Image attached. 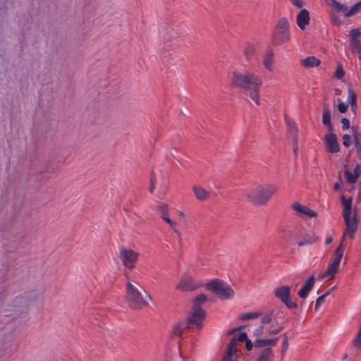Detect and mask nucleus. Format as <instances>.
Returning a JSON list of instances; mask_svg holds the SVG:
<instances>
[{
  "label": "nucleus",
  "instance_id": "nucleus-1",
  "mask_svg": "<svg viewBox=\"0 0 361 361\" xmlns=\"http://www.w3.org/2000/svg\"><path fill=\"white\" fill-rule=\"evenodd\" d=\"M232 83L234 86L246 91V94L257 105L259 104V91L262 85V80L257 75L245 71V73H233Z\"/></svg>",
  "mask_w": 361,
  "mask_h": 361
},
{
  "label": "nucleus",
  "instance_id": "nucleus-2",
  "mask_svg": "<svg viewBox=\"0 0 361 361\" xmlns=\"http://www.w3.org/2000/svg\"><path fill=\"white\" fill-rule=\"evenodd\" d=\"M126 277L127 281L126 283L125 301L128 307L133 310H140L147 307L148 305L147 298L152 300L151 296L146 295L145 298H144L138 288V283L132 281L128 275Z\"/></svg>",
  "mask_w": 361,
  "mask_h": 361
},
{
  "label": "nucleus",
  "instance_id": "nucleus-3",
  "mask_svg": "<svg viewBox=\"0 0 361 361\" xmlns=\"http://www.w3.org/2000/svg\"><path fill=\"white\" fill-rule=\"evenodd\" d=\"M341 202L344 207L343 216L345 224V228L343 231L342 236H343L344 239L353 240L355 238L359 223L357 214V208L355 207L354 209L353 215H352V198L350 197L348 200H346L343 196L341 197Z\"/></svg>",
  "mask_w": 361,
  "mask_h": 361
},
{
  "label": "nucleus",
  "instance_id": "nucleus-4",
  "mask_svg": "<svg viewBox=\"0 0 361 361\" xmlns=\"http://www.w3.org/2000/svg\"><path fill=\"white\" fill-rule=\"evenodd\" d=\"M276 190L277 188L272 185H259L247 193V198L254 205H264Z\"/></svg>",
  "mask_w": 361,
  "mask_h": 361
},
{
  "label": "nucleus",
  "instance_id": "nucleus-5",
  "mask_svg": "<svg viewBox=\"0 0 361 361\" xmlns=\"http://www.w3.org/2000/svg\"><path fill=\"white\" fill-rule=\"evenodd\" d=\"M290 24L287 18H283L277 22L271 37V44L279 46L290 41Z\"/></svg>",
  "mask_w": 361,
  "mask_h": 361
},
{
  "label": "nucleus",
  "instance_id": "nucleus-6",
  "mask_svg": "<svg viewBox=\"0 0 361 361\" xmlns=\"http://www.w3.org/2000/svg\"><path fill=\"white\" fill-rule=\"evenodd\" d=\"M346 240L347 239H344L343 236H342L341 241L334 252L335 257L333 262L329 264L326 271L324 274L318 276V280L329 281L335 276L336 274L337 273L339 269Z\"/></svg>",
  "mask_w": 361,
  "mask_h": 361
},
{
  "label": "nucleus",
  "instance_id": "nucleus-7",
  "mask_svg": "<svg viewBox=\"0 0 361 361\" xmlns=\"http://www.w3.org/2000/svg\"><path fill=\"white\" fill-rule=\"evenodd\" d=\"M206 300L207 297L204 294H200L194 299L193 309L188 319L190 324H195L199 329L202 327V321L205 317V312L200 307V305Z\"/></svg>",
  "mask_w": 361,
  "mask_h": 361
},
{
  "label": "nucleus",
  "instance_id": "nucleus-8",
  "mask_svg": "<svg viewBox=\"0 0 361 361\" xmlns=\"http://www.w3.org/2000/svg\"><path fill=\"white\" fill-rule=\"evenodd\" d=\"M206 288L221 300H228L234 296L233 289L219 279L208 283Z\"/></svg>",
  "mask_w": 361,
  "mask_h": 361
},
{
  "label": "nucleus",
  "instance_id": "nucleus-9",
  "mask_svg": "<svg viewBox=\"0 0 361 361\" xmlns=\"http://www.w3.org/2000/svg\"><path fill=\"white\" fill-rule=\"evenodd\" d=\"M350 42L348 46V51L361 60V30L351 29L348 32Z\"/></svg>",
  "mask_w": 361,
  "mask_h": 361
},
{
  "label": "nucleus",
  "instance_id": "nucleus-10",
  "mask_svg": "<svg viewBox=\"0 0 361 361\" xmlns=\"http://www.w3.org/2000/svg\"><path fill=\"white\" fill-rule=\"evenodd\" d=\"M326 4L336 12H343L347 18L351 17L361 11V1L353 5L350 9L336 0H326Z\"/></svg>",
  "mask_w": 361,
  "mask_h": 361
},
{
  "label": "nucleus",
  "instance_id": "nucleus-11",
  "mask_svg": "<svg viewBox=\"0 0 361 361\" xmlns=\"http://www.w3.org/2000/svg\"><path fill=\"white\" fill-rule=\"evenodd\" d=\"M119 258L123 266L128 269H132L135 267L138 258V253L133 250L122 247L119 251Z\"/></svg>",
  "mask_w": 361,
  "mask_h": 361
},
{
  "label": "nucleus",
  "instance_id": "nucleus-12",
  "mask_svg": "<svg viewBox=\"0 0 361 361\" xmlns=\"http://www.w3.org/2000/svg\"><path fill=\"white\" fill-rule=\"evenodd\" d=\"M154 209L157 211L159 213L161 214V219L166 222L169 226L178 235H180V231L176 228V222L171 220L169 215V206L166 204L164 203H157L154 207Z\"/></svg>",
  "mask_w": 361,
  "mask_h": 361
},
{
  "label": "nucleus",
  "instance_id": "nucleus-13",
  "mask_svg": "<svg viewBox=\"0 0 361 361\" xmlns=\"http://www.w3.org/2000/svg\"><path fill=\"white\" fill-rule=\"evenodd\" d=\"M199 286L195 283L193 279L190 276H183L176 286V289L183 291H191Z\"/></svg>",
  "mask_w": 361,
  "mask_h": 361
},
{
  "label": "nucleus",
  "instance_id": "nucleus-14",
  "mask_svg": "<svg viewBox=\"0 0 361 361\" xmlns=\"http://www.w3.org/2000/svg\"><path fill=\"white\" fill-rule=\"evenodd\" d=\"M326 150L330 153H336L340 150L337 137L335 134L330 133L325 137Z\"/></svg>",
  "mask_w": 361,
  "mask_h": 361
},
{
  "label": "nucleus",
  "instance_id": "nucleus-15",
  "mask_svg": "<svg viewBox=\"0 0 361 361\" xmlns=\"http://www.w3.org/2000/svg\"><path fill=\"white\" fill-rule=\"evenodd\" d=\"M291 207L300 216L315 217L317 216V213L314 211L298 202L293 203Z\"/></svg>",
  "mask_w": 361,
  "mask_h": 361
},
{
  "label": "nucleus",
  "instance_id": "nucleus-16",
  "mask_svg": "<svg viewBox=\"0 0 361 361\" xmlns=\"http://www.w3.org/2000/svg\"><path fill=\"white\" fill-rule=\"evenodd\" d=\"M309 12L306 9H302L297 16L296 22L299 28L304 30L310 23Z\"/></svg>",
  "mask_w": 361,
  "mask_h": 361
},
{
  "label": "nucleus",
  "instance_id": "nucleus-17",
  "mask_svg": "<svg viewBox=\"0 0 361 361\" xmlns=\"http://www.w3.org/2000/svg\"><path fill=\"white\" fill-rule=\"evenodd\" d=\"M314 284V276H310L308 280L305 282L303 287L299 290L298 295L302 299H305L309 293L312 289Z\"/></svg>",
  "mask_w": 361,
  "mask_h": 361
},
{
  "label": "nucleus",
  "instance_id": "nucleus-18",
  "mask_svg": "<svg viewBox=\"0 0 361 361\" xmlns=\"http://www.w3.org/2000/svg\"><path fill=\"white\" fill-rule=\"evenodd\" d=\"M319 240V237L316 235L314 233H308L303 235V237L298 241L297 245L299 247H302L305 245H310Z\"/></svg>",
  "mask_w": 361,
  "mask_h": 361
},
{
  "label": "nucleus",
  "instance_id": "nucleus-19",
  "mask_svg": "<svg viewBox=\"0 0 361 361\" xmlns=\"http://www.w3.org/2000/svg\"><path fill=\"white\" fill-rule=\"evenodd\" d=\"M274 57V51L271 48L267 47L263 56V65L269 71H272V62Z\"/></svg>",
  "mask_w": 361,
  "mask_h": 361
},
{
  "label": "nucleus",
  "instance_id": "nucleus-20",
  "mask_svg": "<svg viewBox=\"0 0 361 361\" xmlns=\"http://www.w3.org/2000/svg\"><path fill=\"white\" fill-rule=\"evenodd\" d=\"M193 192L195 194V197L201 202L206 201L210 197V193L209 191L205 190L200 185H195L192 188Z\"/></svg>",
  "mask_w": 361,
  "mask_h": 361
},
{
  "label": "nucleus",
  "instance_id": "nucleus-21",
  "mask_svg": "<svg viewBox=\"0 0 361 361\" xmlns=\"http://www.w3.org/2000/svg\"><path fill=\"white\" fill-rule=\"evenodd\" d=\"M238 357L237 349L233 347V342L229 343L226 353L223 357L222 361H238Z\"/></svg>",
  "mask_w": 361,
  "mask_h": 361
},
{
  "label": "nucleus",
  "instance_id": "nucleus-22",
  "mask_svg": "<svg viewBox=\"0 0 361 361\" xmlns=\"http://www.w3.org/2000/svg\"><path fill=\"white\" fill-rule=\"evenodd\" d=\"M274 293L276 297L283 302L284 300H287L288 298H290V290L288 286H282L276 288Z\"/></svg>",
  "mask_w": 361,
  "mask_h": 361
},
{
  "label": "nucleus",
  "instance_id": "nucleus-23",
  "mask_svg": "<svg viewBox=\"0 0 361 361\" xmlns=\"http://www.w3.org/2000/svg\"><path fill=\"white\" fill-rule=\"evenodd\" d=\"M274 358V354L271 348H265L259 351L256 361H272Z\"/></svg>",
  "mask_w": 361,
  "mask_h": 361
},
{
  "label": "nucleus",
  "instance_id": "nucleus-24",
  "mask_svg": "<svg viewBox=\"0 0 361 361\" xmlns=\"http://www.w3.org/2000/svg\"><path fill=\"white\" fill-rule=\"evenodd\" d=\"M277 341L278 338L257 339L256 341H254V345L255 348H264L269 345H275Z\"/></svg>",
  "mask_w": 361,
  "mask_h": 361
},
{
  "label": "nucleus",
  "instance_id": "nucleus-25",
  "mask_svg": "<svg viewBox=\"0 0 361 361\" xmlns=\"http://www.w3.org/2000/svg\"><path fill=\"white\" fill-rule=\"evenodd\" d=\"M300 64L305 68H314L320 64V61L314 56H308L300 60Z\"/></svg>",
  "mask_w": 361,
  "mask_h": 361
},
{
  "label": "nucleus",
  "instance_id": "nucleus-26",
  "mask_svg": "<svg viewBox=\"0 0 361 361\" xmlns=\"http://www.w3.org/2000/svg\"><path fill=\"white\" fill-rule=\"evenodd\" d=\"M322 123L327 127L329 132L333 131V126L331 123V111L327 107H324L323 111Z\"/></svg>",
  "mask_w": 361,
  "mask_h": 361
},
{
  "label": "nucleus",
  "instance_id": "nucleus-27",
  "mask_svg": "<svg viewBox=\"0 0 361 361\" xmlns=\"http://www.w3.org/2000/svg\"><path fill=\"white\" fill-rule=\"evenodd\" d=\"M256 51V47L254 44L247 42L243 49V54L247 59H249Z\"/></svg>",
  "mask_w": 361,
  "mask_h": 361
},
{
  "label": "nucleus",
  "instance_id": "nucleus-28",
  "mask_svg": "<svg viewBox=\"0 0 361 361\" xmlns=\"http://www.w3.org/2000/svg\"><path fill=\"white\" fill-rule=\"evenodd\" d=\"M182 334V324L180 323H176L171 331V336L173 338H178Z\"/></svg>",
  "mask_w": 361,
  "mask_h": 361
},
{
  "label": "nucleus",
  "instance_id": "nucleus-29",
  "mask_svg": "<svg viewBox=\"0 0 361 361\" xmlns=\"http://www.w3.org/2000/svg\"><path fill=\"white\" fill-rule=\"evenodd\" d=\"M247 339V334L245 332H241L238 334H235L230 343L233 342V347H234V348H235V342L236 341L243 342L244 341H246Z\"/></svg>",
  "mask_w": 361,
  "mask_h": 361
},
{
  "label": "nucleus",
  "instance_id": "nucleus-30",
  "mask_svg": "<svg viewBox=\"0 0 361 361\" xmlns=\"http://www.w3.org/2000/svg\"><path fill=\"white\" fill-rule=\"evenodd\" d=\"M344 176L349 183H355L357 180V176L348 169L345 171Z\"/></svg>",
  "mask_w": 361,
  "mask_h": 361
},
{
  "label": "nucleus",
  "instance_id": "nucleus-31",
  "mask_svg": "<svg viewBox=\"0 0 361 361\" xmlns=\"http://www.w3.org/2000/svg\"><path fill=\"white\" fill-rule=\"evenodd\" d=\"M356 101H357V96H356L355 91L353 89H348V99H347L348 103L354 105L355 104H356Z\"/></svg>",
  "mask_w": 361,
  "mask_h": 361
},
{
  "label": "nucleus",
  "instance_id": "nucleus-32",
  "mask_svg": "<svg viewBox=\"0 0 361 361\" xmlns=\"http://www.w3.org/2000/svg\"><path fill=\"white\" fill-rule=\"evenodd\" d=\"M266 329H267L266 326L261 325L260 326H259L254 331V332H253L254 336L258 338V337L262 336L264 335L267 336V332L266 331Z\"/></svg>",
  "mask_w": 361,
  "mask_h": 361
},
{
  "label": "nucleus",
  "instance_id": "nucleus-33",
  "mask_svg": "<svg viewBox=\"0 0 361 361\" xmlns=\"http://www.w3.org/2000/svg\"><path fill=\"white\" fill-rule=\"evenodd\" d=\"M344 75H345V71H344L342 66L341 64H338L337 66L336 71L334 73L333 77L336 79L341 80L343 78Z\"/></svg>",
  "mask_w": 361,
  "mask_h": 361
},
{
  "label": "nucleus",
  "instance_id": "nucleus-34",
  "mask_svg": "<svg viewBox=\"0 0 361 361\" xmlns=\"http://www.w3.org/2000/svg\"><path fill=\"white\" fill-rule=\"evenodd\" d=\"M288 133L289 136L293 137V142H296L298 139H297V128H296L295 123H293L292 126L288 127Z\"/></svg>",
  "mask_w": 361,
  "mask_h": 361
},
{
  "label": "nucleus",
  "instance_id": "nucleus-35",
  "mask_svg": "<svg viewBox=\"0 0 361 361\" xmlns=\"http://www.w3.org/2000/svg\"><path fill=\"white\" fill-rule=\"evenodd\" d=\"M259 316V314L257 312H250L247 314H244L240 316V319L243 321L250 320L254 318H257Z\"/></svg>",
  "mask_w": 361,
  "mask_h": 361
},
{
  "label": "nucleus",
  "instance_id": "nucleus-36",
  "mask_svg": "<svg viewBox=\"0 0 361 361\" xmlns=\"http://www.w3.org/2000/svg\"><path fill=\"white\" fill-rule=\"evenodd\" d=\"M353 345L357 349H361V328L360 329L356 337L354 338Z\"/></svg>",
  "mask_w": 361,
  "mask_h": 361
},
{
  "label": "nucleus",
  "instance_id": "nucleus-37",
  "mask_svg": "<svg viewBox=\"0 0 361 361\" xmlns=\"http://www.w3.org/2000/svg\"><path fill=\"white\" fill-rule=\"evenodd\" d=\"M283 329V326H280L276 329H271V328L267 327L266 331L267 332V336H272V335H276V334L280 333Z\"/></svg>",
  "mask_w": 361,
  "mask_h": 361
},
{
  "label": "nucleus",
  "instance_id": "nucleus-38",
  "mask_svg": "<svg viewBox=\"0 0 361 361\" xmlns=\"http://www.w3.org/2000/svg\"><path fill=\"white\" fill-rule=\"evenodd\" d=\"M288 337L286 336H284V339L283 341V343H282V350H281V360H283V357H284V355L286 353V350L288 349Z\"/></svg>",
  "mask_w": 361,
  "mask_h": 361
},
{
  "label": "nucleus",
  "instance_id": "nucleus-39",
  "mask_svg": "<svg viewBox=\"0 0 361 361\" xmlns=\"http://www.w3.org/2000/svg\"><path fill=\"white\" fill-rule=\"evenodd\" d=\"M329 292H327L326 293L319 296L317 300H316V304H315V310H317L321 305L322 304L324 303V300H325V298L326 297L329 295Z\"/></svg>",
  "mask_w": 361,
  "mask_h": 361
},
{
  "label": "nucleus",
  "instance_id": "nucleus-40",
  "mask_svg": "<svg viewBox=\"0 0 361 361\" xmlns=\"http://www.w3.org/2000/svg\"><path fill=\"white\" fill-rule=\"evenodd\" d=\"M272 320L271 315L270 314H267L265 316H264L261 319L262 325L264 326H266V325L271 323Z\"/></svg>",
  "mask_w": 361,
  "mask_h": 361
},
{
  "label": "nucleus",
  "instance_id": "nucleus-41",
  "mask_svg": "<svg viewBox=\"0 0 361 361\" xmlns=\"http://www.w3.org/2000/svg\"><path fill=\"white\" fill-rule=\"evenodd\" d=\"M282 302H283L286 307L289 309H294L296 308L297 305L290 300V298H288L287 300H284Z\"/></svg>",
  "mask_w": 361,
  "mask_h": 361
},
{
  "label": "nucleus",
  "instance_id": "nucleus-42",
  "mask_svg": "<svg viewBox=\"0 0 361 361\" xmlns=\"http://www.w3.org/2000/svg\"><path fill=\"white\" fill-rule=\"evenodd\" d=\"M342 139L345 147H348L351 145L350 137L348 135H344Z\"/></svg>",
  "mask_w": 361,
  "mask_h": 361
},
{
  "label": "nucleus",
  "instance_id": "nucleus-43",
  "mask_svg": "<svg viewBox=\"0 0 361 361\" xmlns=\"http://www.w3.org/2000/svg\"><path fill=\"white\" fill-rule=\"evenodd\" d=\"M348 108V104L347 103L341 102L338 105V109L341 113H345Z\"/></svg>",
  "mask_w": 361,
  "mask_h": 361
},
{
  "label": "nucleus",
  "instance_id": "nucleus-44",
  "mask_svg": "<svg viewBox=\"0 0 361 361\" xmlns=\"http://www.w3.org/2000/svg\"><path fill=\"white\" fill-rule=\"evenodd\" d=\"M342 129L346 130L350 128V121L348 118H343L341 120Z\"/></svg>",
  "mask_w": 361,
  "mask_h": 361
},
{
  "label": "nucleus",
  "instance_id": "nucleus-45",
  "mask_svg": "<svg viewBox=\"0 0 361 361\" xmlns=\"http://www.w3.org/2000/svg\"><path fill=\"white\" fill-rule=\"evenodd\" d=\"M253 347H255V345H254V343H252V342L251 341V340H250V339H248V338H247V339L245 341V348H246V350H247V351H250V350H252Z\"/></svg>",
  "mask_w": 361,
  "mask_h": 361
},
{
  "label": "nucleus",
  "instance_id": "nucleus-46",
  "mask_svg": "<svg viewBox=\"0 0 361 361\" xmlns=\"http://www.w3.org/2000/svg\"><path fill=\"white\" fill-rule=\"evenodd\" d=\"M290 2L298 8H302L304 6V2L302 0H290Z\"/></svg>",
  "mask_w": 361,
  "mask_h": 361
},
{
  "label": "nucleus",
  "instance_id": "nucleus-47",
  "mask_svg": "<svg viewBox=\"0 0 361 361\" xmlns=\"http://www.w3.org/2000/svg\"><path fill=\"white\" fill-rule=\"evenodd\" d=\"M155 183H156V180H155V177L154 176V174L152 173V176H151V187H150V189H149V191L150 192H153L154 188H155Z\"/></svg>",
  "mask_w": 361,
  "mask_h": 361
},
{
  "label": "nucleus",
  "instance_id": "nucleus-48",
  "mask_svg": "<svg viewBox=\"0 0 361 361\" xmlns=\"http://www.w3.org/2000/svg\"><path fill=\"white\" fill-rule=\"evenodd\" d=\"M361 202V181L359 183V190L357 192V196L356 197L355 203L356 204H360Z\"/></svg>",
  "mask_w": 361,
  "mask_h": 361
},
{
  "label": "nucleus",
  "instance_id": "nucleus-49",
  "mask_svg": "<svg viewBox=\"0 0 361 361\" xmlns=\"http://www.w3.org/2000/svg\"><path fill=\"white\" fill-rule=\"evenodd\" d=\"M361 173V171H360V166L357 165L355 169H354V174L356 176H359L360 173Z\"/></svg>",
  "mask_w": 361,
  "mask_h": 361
},
{
  "label": "nucleus",
  "instance_id": "nucleus-50",
  "mask_svg": "<svg viewBox=\"0 0 361 361\" xmlns=\"http://www.w3.org/2000/svg\"><path fill=\"white\" fill-rule=\"evenodd\" d=\"M285 120L288 127H290L293 126V123H295L291 119L288 118V117H286Z\"/></svg>",
  "mask_w": 361,
  "mask_h": 361
},
{
  "label": "nucleus",
  "instance_id": "nucleus-51",
  "mask_svg": "<svg viewBox=\"0 0 361 361\" xmlns=\"http://www.w3.org/2000/svg\"><path fill=\"white\" fill-rule=\"evenodd\" d=\"M333 242V238L332 236L329 235L328 237H326V240H325V243L326 245H329L331 244V243Z\"/></svg>",
  "mask_w": 361,
  "mask_h": 361
},
{
  "label": "nucleus",
  "instance_id": "nucleus-52",
  "mask_svg": "<svg viewBox=\"0 0 361 361\" xmlns=\"http://www.w3.org/2000/svg\"><path fill=\"white\" fill-rule=\"evenodd\" d=\"M357 78L361 82V66L357 71Z\"/></svg>",
  "mask_w": 361,
  "mask_h": 361
},
{
  "label": "nucleus",
  "instance_id": "nucleus-53",
  "mask_svg": "<svg viewBox=\"0 0 361 361\" xmlns=\"http://www.w3.org/2000/svg\"><path fill=\"white\" fill-rule=\"evenodd\" d=\"M340 188H341V183L340 182H338L334 184V189L335 190H338Z\"/></svg>",
  "mask_w": 361,
  "mask_h": 361
},
{
  "label": "nucleus",
  "instance_id": "nucleus-54",
  "mask_svg": "<svg viewBox=\"0 0 361 361\" xmlns=\"http://www.w3.org/2000/svg\"><path fill=\"white\" fill-rule=\"evenodd\" d=\"M355 148H356L358 151H360V150L361 149V145H360V143L357 140H355Z\"/></svg>",
  "mask_w": 361,
  "mask_h": 361
},
{
  "label": "nucleus",
  "instance_id": "nucleus-55",
  "mask_svg": "<svg viewBox=\"0 0 361 361\" xmlns=\"http://www.w3.org/2000/svg\"><path fill=\"white\" fill-rule=\"evenodd\" d=\"M294 144H295V146H294V148H293V151H294V154L295 155H297V152H298V141L296 142H294Z\"/></svg>",
  "mask_w": 361,
  "mask_h": 361
},
{
  "label": "nucleus",
  "instance_id": "nucleus-56",
  "mask_svg": "<svg viewBox=\"0 0 361 361\" xmlns=\"http://www.w3.org/2000/svg\"><path fill=\"white\" fill-rule=\"evenodd\" d=\"M350 105H351V110L355 113L356 111L357 104H355L354 105L353 104H350Z\"/></svg>",
  "mask_w": 361,
  "mask_h": 361
},
{
  "label": "nucleus",
  "instance_id": "nucleus-57",
  "mask_svg": "<svg viewBox=\"0 0 361 361\" xmlns=\"http://www.w3.org/2000/svg\"><path fill=\"white\" fill-rule=\"evenodd\" d=\"M178 215H179V216H180V217H184V216H185V214H184V212H183V211H180V212H178Z\"/></svg>",
  "mask_w": 361,
  "mask_h": 361
},
{
  "label": "nucleus",
  "instance_id": "nucleus-58",
  "mask_svg": "<svg viewBox=\"0 0 361 361\" xmlns=\"http://www.w3.org/2000/svg\"><path fill=\"white\" fill-rule=\"evenodd\" d=\"M165 192H164L162 194L159 195V198L162 199L164 196Z\"/></svg>",
  "mask_w": 361,
  "mask_h": 361
}]
</instances>
